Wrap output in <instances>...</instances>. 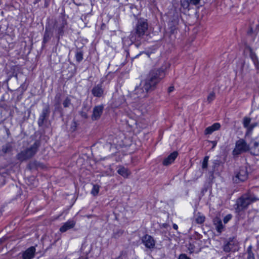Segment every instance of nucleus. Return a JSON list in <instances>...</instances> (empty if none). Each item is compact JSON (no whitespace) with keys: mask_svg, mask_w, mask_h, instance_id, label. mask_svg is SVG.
<instances>
[{"mask_svg":"<svg viewBox=\"0 0 259 259\" xmlns=\"http://www.w3.org/2000/svg\"><path fill=\"white\" fill-rule=\"evenodd\" d=\"M160 72L151 73L149 76L141 81L140 85L135 89V93L139 98L147 96L148 93L155 89L157 84L164 75L160 76Z\"/></svg>","mask_w":259,"mask_h":259,"instance_id":"nucleus-1","label":"nucleus"},{"mask_svg":"<svg viewBox=\"0 0 259 259\" xmlns=\"http://www.w3.org/2000/svg\"><path fill=\"white\" fill-rule=\"evenodd\" d=\"M256 199L253 198L249 194L243 195L236 201L234 207L235 212L238 213H240L241 211L246 209L251 203L256 201Z\"/></svg>","mask_w":259,"mask_h":259,"instance_id":"nucleus-2","label":"nucleus"},{"mask_svg":"<svg viewBox=\"0 0 259 259\" xmlns=\"http://www.w3.org/2000/svg\"><path fill=\"white\" fill-rule=\"evenodd\" d=\"M38 147V143L35 142L32 145L19 153L17 155V159L23 161L31 158L36 154Z\"/></svg>","mask_w":259,"mask_h":259,"instance_id":"nucleus-3","label":"nucleus"},{"mask_svg":"<svg viewBox=\"0 0 259 259\" xmlns=\"http://www.w3.org/2000/svg\"><path fill=\"white\" fill-rule=\"evenodd\" d=\"M148 29V23L146 20L140 19L135 27L136 38L138 40L141 39Z\"/></svg>","mask_w":259,"mask_h":259,"instance_id":"nucleus-4","label":"nucleus"},{"mask_svg":"<svg viewBox=\"0 0 259 259\" xmlns=\"http://www.w3.org/2000/svg\"><path fill=\"white\" fill-rule=\"evenodd\" d=\"M249 146L243 139H240L236 142L235 147L233 151V155H237L250 150Z\"/></svg>","mask_w":259,"mask_h":259,"instance_id":"nucleus-5","label":"nucleus"},{"mask_svg":"<svg viewBox=\"0 0 259 259\" xmlns=\"http://www.w3.org/2000/svg\"><path fill=\"white\" fill-rule=\"evenodd\" d=\"M248 174L246 168L243 167L239 169V171L236 174L233 178V181L235 183H238L240 182H243L247 180Z\"/></svg>","mask_w":259,"mask_h":259,"instance_id":"nucleus-6","label":"nucleus"},{"mask_svg":"<svg viewBox=\"0 0 259 259\" xmlns=\"http://www.w3.org/2000/svg\"><path fill=\"white\" fill-rule=\"evenodd\" d=\"M91 92L94 97H103L105 95V91L102 83L95 85L92 89Z\"/></svg>","mask_w":259,"mask_h":259,"instance_id":"nucleus-7","label":"nucleus"},{"mask_svg":"<svg viewBox=\"0 0 259 259\" xmlns=\"http://www.w3.org/2000/svg\"><path fill=\"white\" fill-rule=\"evenodd\" d=\"M142 242L148 248H153L155 245V241L153 238L149 235H146L142 238Z\"/></svg>","mask_w":259,"mask_h":259,"instance_id":"nucleus-8","label":"nucleus"},{"mask_svg":"<svg viewBox=\"0 0 259 259\" xmlns=\"http://www.w3.org/2000/svg\"><path fill=\"white\" fill-rule=\"evenodd\" d=\"M104 107L103 105H99L95 106L93 109L92 118L93 120H96L98 119L102 114Z\"/></svg>","mask_w":259,"mask_h":259,"instance_id":"nucleus-9","label":"nucleus"},{"mask_svg":"<svg viewBox=\"0 0 259 259\" xmlns=\"http://www.w3.org/2000/svg\"><path fill=\"white\" fill-rule=\"evenodd\" d=\"M35 248L34 246H31L26 249L22 253L23 259H32L34 256L35 252Z\"/></svg>","mask_w":259,"mask_h":259,"instance_id":"nucleus-10","label":"nucleus"},{"mask_svg":"<svg viewBox=\"0 0 259 259\" xmlns=\"http://www.w3.org/2000/svg\"><path fill=\"white\" fill-rule=\"evenodd\" d=\"M178 155V153L177 152H173L163 160V164L166 166L171 164L174 162Z\"/></svg>","mask_w":259,"mask_h":259,"instance_id":"nucleus-11","label":"nucleus"},{"mask_svg":"<svg viewBox=\"0 0 259 259\" xmlns=\"http://www.w3.org/2000/svg\"><path fill=\"white\" fill-rule=\"evenodd\" d=\"M75 225V222L72 220H69L64 223L63 226L60 227V231L62 233L65 232L67 230L72 228Z\"/></svg>","mask_w":259,"mask_h":259,"instance_id":"nucleus-12","label":"nucleus"},{"mask_svg":"<svg viewBox=\"0 0 259 259\" xmlns=\"http://www.w3.org/2000/svg\"><path fill=\"white\" fill-rule=\"evenodd\" d=\"M117 172L119 175L123 177L124 178H128V177L131 174V171L128 168L121 165L118 167Z\"/></svg>","mask_w":259,"mask_h":259,"instance_id":"nucleus-13","label":"nucleus"},{"mask_svg":"<svg viewBox=\"0 0 259 259\" xmlns=\"http://www.w3.org/2000/svg\"><path fill=\"white\" fill-rule=\"evenodd\" d=\"M221 127L219 123H214L212 125L208 126L205 130V134H211L213 132L218 130Z\"/></svg>","mask_w":259,"mask_h":259,"instance_id":"nucleus-14","label":"nucleus"},{"mask_svg":"<svg viewBox=\"0 0 259 259\" xmlns=\"http://www.w3.org/2000/svg\"><path fill=\"white\" fill-rule=\"evenodd\" d=\"M250 153L254 155H259V143L253 142V145L250 148Z\"/></svg>","mask_w":259,"mask_h":259,"instance_id":"nucleus-15","label":"nucleus"},{"mask_svg":"<svg viewBox=\"0 0 259 259\" xmlns=\"http://www.w3.org/2000/svg\"><path fill=\"white\" fill-rule=\"evenodd\" d=\"M213 223L217 231L219 232H221L223 229V226L221 220L218 218H215L213 219Z\"/></svg>","mask_w":259,"mask_h":259,"instance_id":"nucleus-16","label":"nucleus"},{"mask_svg":"<svg viewBox=\"0 0 259 259\" xmlns=\"http://www.w3.org/2000/svg\"><path fill=\"white\" fill-rule=\"evenodd\" d=\"M52 36V33L47 29H46L42 41L43 43L46 44L51 39Z\"/></svg>","mask_w":259,"mask_h":259,"instance_id":"nucleus-17","label":"nucleus"},{"mask_svg":"<svg viewBox=\"0 0 259 259\" xmlns=\"http://www.w3.org/2000/svg\"><path fill=\"white\" fill-rule=\"evenodd\" d=\"M181 6L185 9H189L190 5L191 4L190 0H181Z\"/></svg>","mask_w":259,"mask_h":259,"instance_id":"nucleus-18","label":"nucleus"},{"mask_svg":"<svg viewBox=\"0 0 259 259\" xmlns=\"http://www.w3.org/2000/svg\"><path fill=\"white\" fill-rule=\"evenodd\" d=\"M99 190L100 186L99 185H94L91 193L93 196H97L99 193Z\"/></svg>","mask_w":259,"mask_h":259,"instance_id":"nucleus-19","label":"nucleus"},{"mask_svg":"<svg viewBox=\"0 0 259 259\" xmlns=\"http://www.w3.org/2000/svg\"><path fill=\"white\" fill-rule=\"evenodd\" d=\"M250 57L253 61L254 64L256 65L258 64L257 57L256 54L250 50Z\"/></svg>","mask_w":259,"mask_h":259,"instance_id":"nucleus-20","label":"nucleus"},{"mask_svg":"<svg viewBox=\"0 0 259 259\" xmlns=\"http://www.w3.org/2000/svg\"><path fill=\"white\" fill-rule=\"evenodd\" d=\"M75 59L76 61L80 62L83 59V54L81 52H77L75 54Z\"/></svg>","mask_w":259,"mask_h":259,"instance_id":"nucleus-21","label":"nucleus"},{"mask_svg":"<svg viewBox=\"0 0 259 259\" xmlns=\"http://www.w3.org/2000/svg\"><path fill=\"white\" fill-rule=\"evenodd\" d=\"M12 149V147L10 144H6L3 147L2 150L5 153L10 152Z\"/></svg>","mask_w":259,"mask_h":259,"instance_id":"nucleus-22","label":"nucleus"},{"mask_svg":"<svg viewBox=\"0 0 259 259\" xmlns=\"http://www.w3.org/2000/svg\"><path fill=\"white\" fill-rule=\"evenodd\" d=\"M48 114V110L47 109H44L42 112V114L40 116V117L39 118V121L41 120V122L44 121L45 120L46 117L47 116V115Z\"/></svg>","mask_w":259,"mask_h":259,"instance_id":"nucleus-23","label":"nucleus"},{"mask_svg":"<svg viewBox=\"0 0 259 259\" xmlns=\"http://www.w3.org/2000/svg\"><path fill=\"white\" fill-rule=\"evenodd\" d=\"M215 98V93L213 92L209 93L207 98V101L208 103H211Z\"/></svg>","mask_w":259,"mask_h":259,"instance_id":"nucleus-24","label":"nucleus"},{"mask_svg":"<svg viewBox=\"0 0 259 259\" xmlns=\"http://www.w3.org/2000/svg\"><path fill=\"white\" fill-rule=\"evenodd\" d=\"M209 157L206 156H205L203 160L202 164V167L203 169H205L207 167L208 161Z\"/></svg>","mask_w":259,"mask_h":259,"instance_id":"nucleus-25","label":"nucleus"},{"mask_svg":"<svg viewBox=\"0 0 259 259\" xmlns=\"http://www.w3.org/2000/svg\"><path fill=\"white\" fill-rule=\"evenodd\" d=\"M250 122V119L249 118L245 117L243 119V125L245 127L247 128L248 129L249 123Z\"/></svg>","mask_w":259,"mask_h":259,"instance_id":"nucleus-26","label":"nucleus"},{"mask_svg":"<svg viewBox=\"0 0 259 259\" xmlns=\"http://www.w3.org/2000/svg\"><path fill=\"white\" fill-rule=\"evenodd\" d=\"M71 104V100L69 98H66L63 102V105L64 107H68Z\"/></svg>","mask_w":259,"mask_h":259,"instance_id":"nucleus-27","label":"nucleus"},{"mask_svg":"<svg viewBox=\"0 0 259 259\" xmlns=\"http://www.w3.org/2000/svg\"><path fill=\"white\" fill-rule=\"evenodd\" d=\"M64 26L63 25L59 27L57 29V33H58V35L59 36H60V35L62 36L63 34V33H64Z\"/></svg>","mask_w":259,"mask_h":259,"instance_id":"nucleus-28","label":"nucleus"},{"mask_svg":"<svg viewBox=\"0 0 259 259\" xmlns=\"http://www.w3.org/2000/svg\"><path fill=\"white\" fill-rule=\"evenodd\" d=\"M205 221V217L204 216H198L196 219V221L198 224H202Z\"/></svg>","mask_w":259,"mask_h":259,"instance_id":"nucleus-29","label":"nucleus"},{"mask_svg":"<svg viewBox=\"0 0 259 259\" xmlns=\"http://www.w3.org/2000/svg\"><path fill=\"white\" fill-rule=\"evenodd\" d=\"M232 218V215L230 214H227L225 217L223 219L224 223L225 224L227 223Z\"/></svg>","mask_w":259,"mask_h":259,"instance_id":"nucleus-30","label":"nucleus"},{"mask_svg":"<svg viewBox=\"0 0 259 259\" xmlns=\"http://www.w3.org/2000/svg\"><path fill=\"white\" fill-rule=\"evenodd\" d=\"M252 247L249 246L247 248V252L248 254V257H251L253 256V254L251 251Z\"/></svg>","mask_w":259,"mask_h":259,"instance_id":"nucleus-31","label":"nucleus"},{"mask_svg":"<svg viewBox=\"0 0 259 259\" xmlns=\"http://www.w3.org/2000/svg\"><path fill=\"white\" fill-rule=\"evenodd\" d=\"M230 243H228L224 246V250L226 252H229L231 250V248L229 246Z\"/></svg>","mask_w":259,"mask_h":259,"instance_id":"nucleus-32","label":"nucleus"},{"mask_svg":"<svg viewBox=\"0 0 259 259\" xmlns=\"http://www.w3.org/2000/svg\"><path fill=\"white\" fill-rule=\"evenodd\" d=\"M178 259H190L185 254H181L180 255Z\"/></svg>","mask_w":259,"mask_h":259,"instance_id":"nucleus-33","label":"nucleus"},{"mask_svg":"<svg viewBox=\"0 0 259 259\" xmlns=\"http://www.w3.org/2000/svg\"><path fill=\"white\" fill-rule=\"evenodd\" d=\"M191 1V4L193 5H197L200 0H190Z\"/></svg>","mask_w":259,"mask_h":259,"instance_id":"nucleus-34","label":"nucleus"},{"mask_svg":"<svg viewBox=\"0 0 259 259\" xmlns=\"http://www.w3.org/2000/svg\"><path fill=\"white\" fill-rule=\"evenodd\" d=\"M256 125V123L252 124L251 125H249L248 130H250V131H251Z\"/></svg>","mask_w":259,"mask_h":259,"instance_id":"nucleus-35","label":"nucleus"},{"mask_svg":"<svg viewBox=\"0 0 259 259\" xmlns=\"http://www.w3.org/2000/svg\"><path fill=\"white\" fill-rule=\"evenodd\" d=\"M209 142L211 143L212 145V149H213L217 145V142L215 141H209Z\"/></svg>","mask_w":259,"mask_h":259,"instance_id":"nucleus-36","label":"nucleus"},{"mask_svg":"<svg viewBox=\"0 0 259 259\" xmlns=\"http://www.w3.org/2000/svg\"><path fill=\"white\" fill-rule=\"evenodd\" d=\"M174 87H169V88L168 89V92L169 93H170V92H172L174 91Z\"/></svg>","mask_w":259,"mask_h":259,"instance_id":"nucleus-37","label":"nucleus"},{"mask_svg":"<svg viewBox=\"0 0 259 259\" xmlns=\"http://www.w3.org/2000/svg\"><path fill=\"white\" fill-rule=\"evenodd\" d=\"M173 228L176 230H177L178 229V226L177 225H176V224H173Z\"/></svg>","mask_w":259,"mask_h":259,"instance_id":"nucleus-38","label":"nucleus"},{"mask_svg":"<svg viewBox=\"0 0 259 259\" xmlns=\"http://www.w3.org/2000/svg\"><path fill=\"white\" fill-rule=\"evenodd\" d=\"M78 259H88V258L87 257H79Z\"/></svg>","mask_w":259,"mask_h":259,"instance_id":"nucleus-39","label":"nucleus"}]
</instances>
